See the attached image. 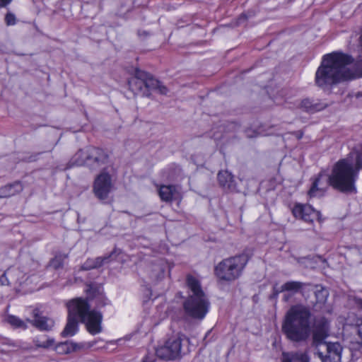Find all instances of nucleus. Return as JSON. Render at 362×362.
<instances>
[{
  "label": "nucleus",
  "mask_w": 362,
  "mask_h": 362,
  "mask_svg": "<svg viewBox=\"0 0 362 362\" xmlns=\"http://www.w3.org/2000/svg\"><path fill=\"white\" fill-rule=\"evenodd\" d=\"M182 339L180 337L168 339L164 345L156 349V356L166 361H173L180 357Z\"/></svg>",
  "instance_id": "9"
},
{
  "label": "nucleus",
  "mask_w": 362,
  "mask_h": 362,
  "mask_svg": "<svg viewBox=\"0 0 362 362\" xmlns=\"http://www.w3.org/2000/svg\"><path fill=\"white\" fill-rule=\"evenodd\" d=\"M122 212H123V213H126V214H129V215H131V214H130L129 212L127 211H122Z\"/></svg>",
  "instance_id": "38"
},
{
  "label": "nucleus",
  "mask_w": 362,
  "mask_h": 362,
  "mask_svg": "<svg viewBox=\"0 0 362 362\" xmlns=\"http://www.w3.org/2000/svg\"><path fill=\"white\" fill-rule=\"evenodd\" d=\"M81 348L78 344L72 341H66L58 344L54 346L53 339H47V349L49 351H55L59 354H67L73 351H76Z\"/></svg>",
  "instance_id": "14"
},
{
  "label": "nucleus",
  "mask_w": 362,
  "mask_h": 362,
  "mask_svg": "<svg viewBox=\"0 0 362 362\" xmlns=\"http://www.w3.org/2000/svg\"><path fill=\"white\" fill-rule=\"evenodd\" d=\"M5 22L7 25H13L16 24V16L11 13H6L5 16Z\"/></svg>",
  "instance_id": "27"
},
{
  "label": "nucleus",
  "mask_w": 362,
  "mask_h": 362,
  "mask_svg": "<svg viewBox=\"0 0 362 362\" xmlns=\"http://www.w3.org/2000/svg\"><path fill=\"white\" fill-rule=\"evenodd\" d=\"M156 360L155 355L153 354H148L143 359L142 362H154Z\"/></svg>",
  "instance_id": "31"
},
{
  "label": "nucleus",
  "mask_w": 362,
  "mask_h": 362,
  "mask_svg": "<svg viewBox=\"0 0 362 362\" xmlns=\"http://www.w3.org/2000/svg\"><path fill=\"white\" fill-rule=\"evenodd\" d=\"M11 1H12V0H0V7H6Z\"/></svg>",
  "instance_id": "34"
},
{
  "label": "nucleus",
  "mask_w": 362,
  "mask_h": 362,
  "mask_svg": "<svg viewBox=\"0 0 362 362\" xmlns=\"http://www.w3.org/2000/svg\"><path fill=\"white\" fill-rule=\"evenodd\" d=\"M247 137H251L252 136H250V134H247Z\"/></svg>",
  "instance_id": "40"
},
{
  "label": "nucleus",
  "mask_w": 362,
  "mask_h": 362,
  "mask_svg": "<svg viewBox=\"0 0 362 362\" xmlns=\"http://www.w3.org/2000/svg\"><path fill=\"white\" fill-rule=\"evenodd\" d=\"M156 90H158L159 93L163 95H166L168 92L167 87L163 86L160 82H159V85Z\"/></svg>",
  "instance_id": "30"
},
{
  "label": "nucleus",
  "mask_w": 362,
  "mask_h": 362,
  "mask_svg": "<svg viewBox=\"0 0 362 362\" xmlns=\"http://www.w3.org/2000/svg\"><path fill=\"white\" fill-rule=\"evenodd\" d=\"M248 261L244 253L223 259L215 267V275L221 281H234L241 276Z\"/></svg>",
  "instance_id": "7"
},
{
  "label": "nucleus",
  "mask_w": 362,
  "mask_h": 362,
  "mask_svg": "<svg viewBox=\"0 0 362 362\" xmlns=\"http://www.w3.org/2000/svg\"><path fill=\"white\" fill-rule=\"evenodd\" d=\"M186 284L189 291L182 304L185 314L192 319L202 320L209 310V299L196 277L188 274Z\"/></svg>",
  "instance_id": "4"
},
{
  "label": "nucleus",
  "mask_w": 362,
  "mask_h": 362,
  "mask_svg": "<svg viewBox=\"0 0 362 362\" xmlns=\"http://www.w3.org/2000/svg\"><path fill=\"white\" fill-rule=\"evenodd\" d=\"M144 78V88L148 93H150L151 90H156L159 85L160 81L147 72Z\"/></svg>",
  "instance_id": "24"
},
{
  "label": "nucleus",
  "mask_w": 362,
  "mask_h": 362,
  "mask_svg": "<svg viewBox=\"0 0 362 362\" xmlns=\"http://www.w3.org/2000/svg\"><path fill=\"white\" fill-rule=\"evenodd\" d=\"M328 104L322 100L305 98L301 101L300 107L309 113H315L326 108Z\"/></svg>",
  "instance_id": "15"
},
{
  "label": "nucleus",
  "mask_w": 362,
  "mask_h": 362,
  "mask_svg": "<svg viewBox=\"0 0 362 362\" xmlns=\"http://www.w3.org/2000/svg\"><path fill=\"white\" fill-rule=\"evenodd\" d=\"M146 76V71L136 69L134 76L128 80L129 88L135 95L140 94L146 97L151 95L144 88Z\"/></svg>",
  "instance_id": "13"
},
{
  "label": "nucleus",
  "mask_w": 362,
  "mask_h": 362,
  "mask_svg": "<svg viewBox=\"0 0 362 362\" xmlns=\"http://www.w3.org/2000/svg\"><path fill=\"white\" fill-rule=\"evenodd\" d=\"M54 325V322L53 320L52 319H49L47 317V331L49 329V328H52Z\"/></svg>",
  "instance_id": "33"
},
{
  "label": "nucleus",
  "mask_w": 362,
  "mask_h": 362,
  "mask_svg": "<svg viewBox=\"0 0 362 362\" xmlns=\"http://www.w3.org/2000/svg\"><path fill=\"white\" fill-rule=\"evenodd\" d=\"M93 269H95L93 259H88L81 266V269L83 270H90Z\"/></svg>",
  "instance_id": "28"
},
{
  "label": "nucleus",
  "mask_w": 362,
  "mask_h": 362,
  "mask_svg": "<svg viewBox=\"0 0 362 362\" xmlns=\"http://www.w3.org/2000/svg\"><path fill=\"white\" fill-rule=\"evenodd\" d=\"M293 215L305 222L313 223L315 219L321 221V214L309 204H296L292 209Z\"/></svg>",
  "instance_id": "12"
},
{
  "label": "nucleus",
  "mask_w": 362,
  "mask_h": 362,
  "mask_svg": "<svg viewBox=\"0 0 362 362\" xmlns=\"http://www.w3.org/2000/svg\"><path fill=\"white\" fill-rule=\"evenodd\" d=\"M112 187L110 175L103 170L95 179L93 190L97 198L105 200L107 198Z\"/></svg>",
  "instance_id": "11"
},
{
  "label": "nucleus",
  "mask_w": 362,
  "mask_h": 362,
  "mask_svg": "<svg viewBox=\"0 0 362 362\" xmlns=\"http://www.w3.org/2000/svg\"><path fill=\"white\" fill-rule=\"evenodd\" d=\"M108 162L109 155L105 150L95 146H87L79 149L66 165H59L56 168L65 170L73 166L86 165L90 169H98Z\"/></svg>",
  "instance_id": "6"
},
{
  "label": "nucleus",
  "mask_w": 362,
  "mask_h": 362,
  "mask_svg": "<svg viewBox=\"0 0 362 362\" xmlns=\"http://www.w3.org/2000/svg\"><path fill=\"white\" fill-rule=\"evenodd\" d=\"M282 291H280V288L279 289H276L275 288H274V296H277L279 295V293H281Z\"/></svg>",
  "instance_id": "36"
},
{
  "label": "nucleus",
  "mask_w": 362,
  "mask_h": 362,
  "mask_svg": "<svg viewBox=\"0 0 362 362\" xmlns=\"http://www.w3.org/2000/svg\"><path fill=\"white\" fill-rule=\"evenodd\" d=\"M282 362H309V359L306 354L296 352L284 354Z\"/></svg>",
  "instance_id": "21"
},
{
  "label": "nucleus",
  "mask_w": 362,
  "mask_h": 362,
  "mask_svg": "<svg viewBox=\"0 0 362 362\" xmlns=\"http://www.w3.org/2000/svg\"><path fill=\"white\" fill-rule=\"evenodd\" d=\"M36 156H30L28 158H25V160L28 162H33L36 160Z\"/></svg>",
  "instance_id": "35"
},
{
  "label": "nucleus",
  "mask_w": 362,
  "mask_h": 362,
  "mask_svg": "<svg viewBox=\"0 0 362 362\" xmlns=\"http://www.w3.org/2000/svg\"><path fill=\"white\" fill-rule=\"evenodd\" d=\"M78 304L75 299L70 300L67 303L68 308V319L66 325L62 332V335L64 337H72L76 334L78 330Z\"/></svg>",
  "instance_id": "10"
},
{
  "label": "nucleus",
  "mask_w": 362,
  "mask_h": 362,
  "mask_svg": "<svg viewBox=\"0 0 362 362\" xmlns=\"http://www.w3.org/2000/svg\"><path fill=\"white\" fill-rule=\"evenodd\" d=\"M44 308L42 305L35 308L32 311V319H27L33 326L39 330H45V317L44 316Z\"/></svg>",
  "instance_id": "16"
},
{
  "label": "nucleus",
  "mask_w": 362,
  "mask_h": 362,
  "mask_svg": "<svg viewBox=\"0 0 362 362\" xmlns=\"http://www.w3.org/2000/svg\"><path fill=\"white\" fill-rule=\"evenodd\" d=\"M247 17L245 14H242L239 16V18H238V21H237V24L238 25H241L243 24L245 21L246 20Z\"/></svg>",
  "instance_id": "32"
},
{
  "label": "nucleus",
  "mask_w": 362,
  "mask_h": 362,
  "mask_svg": "<svg viewBox=\"0 0 362 362\" xmlns=\"http://www.w3.org/2000/svg\"><path fill=\"white\" fill-rule=\"evenodd\" d=\"M6 321L13 328L25 329L28 327L26 322L16 315H8L6 317Z\"/></svg>",
  "instance_id": "23"
},
{
  "label": "nucleus",
  "mask_w": 362,
  "mask_h": 362,
  "mask_svg": "<svg viewBox=\"0 0 362 362\" xmlns=\"http://www.w3.org/2000/svg\"><path fill=\"white\" fill-rule=\"evenodd\" d=\"M23 187L21 182L16 181L0 188V199L8 198L23 191Z\"/></svg>",
  "instance_id": "17"
},
{
  "label": "nucleus",
  "mask_w": 362,
  "mask_h": 362,
  "mask_svg": "<svg viewBox=\"0 0 362 362\" xmlns=\"http://www.w3.org/2000/svg\"><path fill=\"white\" fill-rule=\"evenodd\" d=\"M68 259V254L60 252H56L49 261V266L55 269L62 268Z\"/></svg>",
  "instance_id": "22"
},
{
  "label": "nucleus",
  "mask_w": 362,
  "mask_h": 362,
  "mask_svg": "<svg viewBox=\"0 0 362 362\" xmlns=\"http://www.w3.org/2000/svg\"><path fill=\"white\" fill-rule=\"evenodd\" d=\"M311 313L303 305L291 307L286 313L282 323V332L291 341H305L310 333Z\"/></svg>",
  "instance_id": "3"
},
{
  "label": "nucleus",
  "mask_w": 362,
  "mask_h": 362,
  "mask_svg": "<svg viewBox=\"0 0 362 362\" xmlns=\"http://www.w3.org/2000/svg\"><path fill=\"white\" fill-rule=\"evenodd\" d=\"M176 188L173 185H162L160 186L158 194L160 199L165 202H172L176 194Z\"/></svg>",
  "instance_id": "18"
},
{
  "label": "nucleus",
  "mask_w": 362,
  "mask_h": 362,
  "mask_svg": "<svg viewBox=\"0 0 362 362\" xmlns=\"http://www.w3.org/2000/svg\"><path fill=\"white\" fill-rule=\"evenodd\" d=\"M116 252V250H114L111 253H110L107 255H105L104 257H98L95 259H93L94 261V265L95 269L98 268L103 265L105 263H107L111 261L112 257L114 255V254Z\"/></svg>",
  "instance_id": "25"
},
{
  "label": "nucleus",
  "mask_w": 362,
  "mask_h": 362,
  "mask_svg": "<svg viewBox=\"0 0 362 362\" xmlns=\"http://www.w3.org/2000/svg\"><path fill=\"white\" fill-rule=\"evenodd\" d=\"M93 344H94V343H91V344H90V346H93Z\"/></svg>",
  "instance_id": "39"
},
{
  "label": "nucleus",
  "mask_w": 362,
  "mask_h": 362,
  "mask_svg": "<svg viewBox=\"0 0 362 362\" xmlns=\"http://www.w3.org/2000/svg\"><path fill=\"white\" fill-rule=\"evenodd\" d=\"M315 295L317 303H325L327 298L328 296V292L327 291V290L320 287V289H317L315 291Z\"/></svg>",
  "instance_id": "26"
},
{
  "label": "nucleus",
  "mask_w": 362,
  "mask_h": 362,
  "mask_svg": "<svg viewBox=\"0 0 362 362\" xmlns=\"http://www.w3.org/2000/svg\"><path fill=\"white\" fill-rule=\"evenodd\" d=\"M356 96L358 98V97H361L362 96V92H359L357 93Z\"/></svg>",
  "instance_id": "37"
},
{
  "label": "nucleus",
  "mask_w": 362,
  "mask_h": 362,
  "mask_svg": "<svg viewBox=\"0 0 362 362\" xmlns=\"http://www.w3.org/2000/svg\"><path fill=\"white\" fill-rule=\"evenodd\" d=\"M218 180L220 185L225 189H230L233 187V177L228 171L219 172Z\"/></svg>",
  "instance_id": "20"
},
{
  "label": "nucleus",
  "mask_w": 362,
  "mask_h": 362,
  "mask_svg": "<svg viewBox=\"0 0 362 362\" xmlns=\"http://www.w3.org/2000/svg\"><path fill=\"white\" fill-rule=\"evenodd\" d=\"M75 301L79 305L78 315L81 322L86 325L88 332L93 335L101 332L103 320L101 313L90 310V306L86 300L75 298Z\"/></svg>",
  "instance_id": "8"
},
{
  "label": "nucleus",
  "mask_w": 362,
  "mask_h": 362,
  "mask_svg": "<svg viewBox=\"0 0 362 362\" xmlns=\"http://www.w3.org/2000/svg\"><path fill=\"white\" fill-rule=\"evenodd\" d=\"M305 286V284L300 281H289L280 287V291H287L291 294H295L299 292Z\"/></svg>",
  "instance_id": "19"
},
{
  "label": "nucleus",
  "mask_w": 362,
  "mask_h": 362,
  "mask_svg": "<svg viewBox=\"0 0 362 362\" xmlns=\"http://www.w3.org/2000/svg\"><path fill=\"white\" fill-rule=\"evenodd\" d=\"M361 308H362V300H361Z\"/></svg>",
  "instance_id": "41"
},
{
  "label": "nucleus",
  "mask_w": 362,
  "mask_h": 362,
  "mask_svg": "<svg viewBox=\"0 0 362 362\" xmlns=\"http://www.w3.org/2000/svg\"><path fill=\"white\" fill-rule=\"evenodd\" d=\"M11 273V270H7L6 272H4L0 277V282L1 285H8L9 281L8 279L7 276L10 275Z\"/></svg>",
  "instance_id": "29"
},
{
  "label": "nucleus",
  "mask_w": 362,
  "mask_h": 362,
  "mask_svg": "<svg viewBox=\"0 0 362 362\" xmlns=\"http://www.w3.org/2000/svg\"><path fill=\"white\" fill-rule=\"evenodd\" d=\"M362 76V60L354 63L349 54L333 52L323 56L315 73V84L327 89L341 81Z\"/></svg>",
  "instance_id": "2"
},
{
  "label": "nucleus",
  "mask_w": 362,
  "mask_h": 362,
  "mask_svg": "<svg viewBox=\"0 0 362 362\" xmlns=\"http://www.w3.org/2000/svg\"><path fill=\"white\" fill-rule=\"evenodd\" d=\"M329 322L325 318L317 323L313 334V344L322 362H341L342 346L338 342H327Z\"/></svg>",
  "instance_id": "5"
},
{
  "label": "nucleus",
  "mask_w": 362,
  "mask_h": 362,
  "mask_svg": "<svg viewBox=\"0 0 362 362\" xmlns=\"http://www.w3.org/2000/svg\"><path fill=\"white\" fill-rule=\"evenodd\" d=\"M349 156L354 158V165L349 158L340 159L334 165L331 174L325 182L322 180L324 174L319 173L308 192L310 197L322 196L329 185L342 193L357 192L356 182L359 171L362 170V144L356 146Z\"/></svg>",
  "instance_id": "1"
}]
</instances>
